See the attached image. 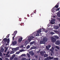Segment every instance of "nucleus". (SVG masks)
<instances>
[{"mask_svg":"<svg viewBox=\"0 0 60 60\" xmlns=\"http://www.w3.org/2000/svg\"><path fill=\"white\" fill-rule=\"evenodd\" d=\"M49 51H51V53H52V54H54V52H53V51L51 49H50L49 50Z\"/></svg>","mask_w":60,"mask_h":60,"instance_id":"14","label":"nucleus"},{"mask_svg":"<svg viewBox=\"0 0 60 60\" xmlns=\"http://www.w3.org/2000/svg\"><path fill=\"white\" fill-rule=\"evenodd\" d=\"M30 47V46L29 45H28L26 47V49H28V48H29Z\"/></svg>","mask_w":60,"mask_h":60,"instance_id":"29","label":"nucleus"},{"mask_svg":"<svg viewBox=\"0 0 60 60\" xmlns=\"http://www.w3.org/2000/svg\"><path fill=\"white\" fill-rule=\"evenodd\" d=\"M22 38H20L18 40V42H21V41H22Z\"/></svg>","mask_w":60,"mask_h":60,"instance_id":"11","label":"nucleus"},{"mask_svg":"<svg viewBox=\"0 0 60 60\" xmlns=\"http://www.w3.org/2000/svg\"><path fill=\"white\" fill-rule=\"evenodd\" d=\"M14 37H13V40H14Z\"/></svg>","mask_w":60,"mask_h":60,"instance_id":"57","label":"nucleus"},{"mask_svg":"<svg viewBox=\"0 0 60 60\" xmlns=\"http://www.w3.org/2000/svg\"><path fill=\"white\" fill-rule=\"evenodd\" d=\"M52 50H54V48H53V47H52Z\"/></svg>","mask_w":60,"mask_h":60,"instance_id":"51","label":"nucleus"},{"mask_svg":"<svg viewBox=\"0 0 60 60\" xmlns=\"http://www.w3.org/2000/svg\"><path fill=\"white\" fill-rule=\"evenodd\" d=\"M17 31H15V33H14V34L13 35H16V34H17Z\"/></svg>","mask_w":60,"mask_h":60,"instance_id":"26","label":"nucleus"},{"mask_svg":"<svg viewBox=\"0 0 60 60\" xmlns=\"http://www.w3.org/2000/svg\"><path fill=\"white\" fill-rule=\"evenodd\" d=\"M26 60H30V59H27Z\"/></svg>","mask_w":60,"mask_h":60,"instance_id":"56","label":"nucleus"},{"mask_svg":"<svg viewBox=\"0 0 60 60\" xmlns=\"http://www.w3.org/2000/svg\"><path fill=\"white\" fill-rule=\"evenodd\" d=\"M19 49V47H17L15 48H13L12 49V50L13 51H16V50H18Z\"/></svg>","mask_w":60,"mask_h":60,"instance_id":"8","label":"nucleus"},{"mask_svg":"<svg viewBox=\"0 0 60 60\" xmlns=\"http://www.w3.org/2000/svg\"><path fill=\"white\" fill-rule=\"evenodd\" d=\"M40 52V50H39L38 51H37V53L38 54V53H39Z\"/></svg>","mask_w":60,"mask_h":60,"instance_id":"42","label":"nucleus"},{"mask_svg":"<svg viewBox=\"0 0 60 60\" xmlns=\"http://www.w3.org/2000/svg\"><path fill=\"white\" fill-rule=\"evenodd\" d=\"M11 54H13V53H14V52H13V51H12L11 52Z\"/></svg>","mask_w":60,"mask_h":60,"instance_id":"45","label":"nucleus"},{"mask_svg":"<svg viewBox=\"0 0 60 60\" xmlns=\"http://www.w3.org/2000/svg\"><path fill=\"white\" fill-rule=\"evenodd\" d=\"M10 52L9 51H8L7 52V54H6V56H7L8 54H9V53Z\"/></svg>","mask_w":60,"mask_h":60,"instance_id":"39","label":"nucleus"},{"mask_svg":"<svg viewBox=\"0 0 60 60\" xmlns=\"http://www.w3.org/2000/svg\"><path fill=\"white\" fill-rule=\"evenodd\" d=\"M9 56H10L9 55H8V56H7V57H9Z\"/></svg>","mask_w":60,"mask_h":60,"instance_id":"58","label":"nucleus"},{"mask_svg":"<svg viewBox=\"0 0 60 60\" xmlns=\"http://www.w3.org/2000/svg\"><path fill=\"white\" fill-rule=\"evenodd\" d=\"M4 49L3 48H1V50L0 51H1L2 52H4Z\"/></svg>","mask_w":60,"mask_h":60,"instance_id":"16","label":"nucleus"},{"mask_svg":"<svg viewBox=\"0 0 60 60\" xmlns=\"http://www.w3.org/2000/svg\"><path fill=\"white\" fill-rule=\"evenodd\" d=\"M20 52H22V51H23V50L21 49L20 50Z\"/></svg>","mask_w":60,"mask_h":60,"instance_id":"49","label":"nucleus"},{"mask_svg":"<svg viewBox=\"0 0 60 60\" xmlns=\"http://www.w3.org/2000/svg\"><path fill=\"white\" fill-rule=\"evenodd\" d=\"M35 57L36 58H38V56L37 55L36 56H35Z\"/></svg>","mask_w":60,"mask_h":60,"instance_id":"52","label":"nucleus"},{"mask_svg":"<svg viewBox=\"0 0 60 60\" xmlns=\"http://www.w3.org/2000/svg\"><path fill=\"white\" fill-rule=\"evenodd\" d=\"M48 40V39L46 38H44L43 39V41H44L45 42H46Z\"/></svg>","mask_w":60,"mask_h":60,"instance_id":"6","label":"nucleus"},{"mask_svg":"<svg viewBox=\"0 0 60 60\" xmlns=\"http://www.w3.org/2000/svg\"><path fill=\"white\" fill-rule=\"evenodd\" d=\"M8 37H9V36H8Z\"/></svg>","mask_w":60,"mask_h":60,"instance_id":"64","label":"nucleus"},{"mask_svg":"<svg viewBox=\"0 0 60 60\" xmlns=\"http://www.w3.org/2000/svg\"><path fill=\"white\" fill-rule=\"evenodd\" d=\"M20 53V51H19L18 52H16V54H19V53Z\"/></svg>","mask_w":60,"mask_h":60,"instance_id":"38","label":"nucleus"},{"mask_svg":"<svg viewBox=\"0 0 60 60\" xmlns=\"http://www.w3.org/2000/svg\"><path fill=\"white\" fill-rule=\"evenodd\" d=\"M53 17H55V16H53Z\"/></svg>","mask_w":60,"mask_h":60,"instance_id":"61","label":"nucleus"},{"mask_svg":"<svg viewBox=\"0 0 60 60\" xmlns=\"http://www.w3.org/2000/svg\"><path fill=\"white\" fill-rule=\"evenodd\" d=\"M3 41H4L5 42H7V41H8V43H9L10 41V40H9V39H7L6 38H5L3 39Z\"/></svg>","mask_w":60,"mask_h":60,"instance_id":"3","label":"nucleus"},{"mask_svg":"<svg viewBox=\"0 0 60 60\" xmlns=\"http://www.w3.org/2000/svg\"><path fill=\"white\" fill-rule=\"evenodd\" d=\"M3 56V54L1 53V52L0 51V56Z\"/></svg>","mask_w":60,"mask_h":60,"instance_id":"30","label":"nucleus"},{"mask_svg":"<svg viewBox=\"0 0 60 60\" xmlns=\"http://www.w3.org/2000/svg\"><path fill=\"white\" fill-rule=\"evenodd\" d=\"M45 33H47V32H48V31L46 30V31H45Z\"/></svg>","mask_w":60,"mask_h":60,"instance_id":"53","label":"nucleus"},{"mask_svg":"<svg viewBox=\"0 0 60 60\" xmlns=\"http://www.w3.org/2000/svg\"><path fill=\"white\" fill-rule=\"evenodd\" d=\"M51 55H50L51 56H52V53H51Z\"/></svg>","mask_w":60,"mask_h":60,"instance_id":"55","label":"nucleus"},{"mask_svg":"<svg viewBox=\"0 0 60 60\" xmlns=\"http://www.w3.org/2000/svg\"><path fill=\"white\" fill-rule=\"evenodd\" d=\"M48 57L49 58V59L51 60V59H53L54 58L53 57Z\"/></svg>","mask_w":60,"mask_h":60,"instance_id":"23","label":"nucleus"},{"mask_svg":"<svg viewBox=\"0 0 60 60\" xmlns=\"http://www.w3.org/2000/svg\"><path fill=\"white\" fill-rule=\"evenodd\" d=\"M57 16L58 17H60V11H59L57 13Z\"/></svg>","mask_w":60,"mask_h":60,"instance_id":"12","label":"nucleus"},{"mask_svg":"<svg viewBox=\"0 0 60 60\" xmlns=\"http://www.w3.org/2000/svg\"><path fill=\"white\" fill-rule=\"evenodd\" d=\"M49 58L48 57H47V58H45V60H49Z\"/></svg>","mask_w":60,"mask_h":60,"instance_id":"33","label":"nucleus"},{"mask_svg":"<svg viewBox=\"0 0 60 60\" xmlns=\"http://www.w3.org/2000/svg\"><path fill=\"white\" fill-rule=\"evenodd\" d=\"M5 59H6V60H8V58H6Z\"/></svg>","mask_w":60,"mask_h":60,"instance_id":"59","label":"nucleus"},{"mask_svg":"<svg viewBox=\"0 0 60 60\" xmlns=\"http://www.w3.org/2000/svg\"><path fill=\"white\" fill-rule=\"evenodd\" d=\"M0 60H3V59L2 58H0Z\"/></svg>","mask_w":60,"mask_h":60,"instance_id":"54","label":"nucleus"},{"mask_svg":"<svg viewBox=\"0 0 60 60\" xmlns=\"http://www.w3.org/2000/svg\"><path fill=\"white\" fill-rule=\"evenodd\" d=\"M5 57H7V56H5Z\"/></svg>","mask_w":60,"mask_h":60,"instance_id":"60","label":"nucleus"},{"mask_svg":"<svg viewBox=\"0 0 60 60\" xmlns=\"http://www.w3.org/2000/svg\"><path fill=\"white\" fill-rule=\"evenodd\" d=\"M40 44H45V42L43 41H40Z\"/></svg>","mask_w":60,"mask_h":60,"instance_id":"13","label":"nucleus"},{"mask_svg":"<svg viewBox=\"0 0 60 60\" xmlns=\"http://www.w3.org/2000/svg\"><path fill=\"white\" fill-rule=\"evenodd\" d=\"M46 49H47V50H49V48H48V46H46Z\"/></svg>","mask_w":60,"mask_h":60,"instance_id":"32","label":"nucleus"},{"mask_svg":"<svg viewBox=\"0 0 60 60\" xmlns=\"http://www.w3.org/2000/svg\"><path fill=\"white\" fill-rule=\"evenodd\" d=\"M47 47L48 48H50V47H51V46L50 45H48Z\"/></svg>","mask_w":60,"mask_h":60,"instance_id":"35","label":"nucleus"},{"mask_svg":"<svg viewBox=\"0 0 60 60\" xmlns=\"http://www.w3.org/2000/svg\"><path fill=\"white\" fill-rule=\"evenodd\" d=\"M56 49H59L60 48H59V47L58 46H56Z\"/></svg>","mask_w":60,"mask_h":60,"instance_id":"31","label":"nucleus"},{"mask_svg":"<svg viewBox=\"0 0 60 60\" xmlns=\"http://www.w3.org/2000/svg\"><path fill=\"white\" fill-rule=\"evenodd\" d=\"M21 56H26V54H22V55Z\"/></svg>","mask_w":60,"mask_h":60,"instance_id":"28","label":"nucleus"},{"mask_svg":"<svg viewBox=\"0 0 60 60\" xmlns=\"http://www.w3.org/2000/svg\"><path fill=\"white\" fill-rule=\"evenodd\" d=\"M7 49H8V48H6L5 50L4 51V52H6V51H7Z\"/></svg>","mask_w":60,"mask_h":60,"instance_id":"44","label":"nucleus"},{"mask_svg":"<svg viewBox=\"0 0 60 60\" xmlns=\"http://www.w3.org/2000/svg\"><path fill=\"white\" fill-rule=\"evenodd\" d=\"M55 7V8H58V6L57 5H56L55 6V7Z\"/></svg>","mask_w":60,"mask_h":60,"instance_id":"41","label":"nucleus"},{"mask_svg":"<svg viewBox=\"0 0 60 60\" xmlns=\"http://www.w3.org/2000/svg\"><path fill=\"white\" fill-rule=\"evenodd\" d=\"M13 59V58L12 57H11L10 58V59H11V60H12V59Z\"/></svg>","mask_w":60,"mask_h":60,"instance_id":"47","label":"nucleus"},{"mask_svg":"<svg viewBox=\"0 0 60 60\" xmlns=\"http://www.w3.org/2000/svg\"><path fill=\"white\" fill-rule=\"evenodd\" d=\"M40 55L42 56H43V55H44V52L43 51H41L40 52Z\"/></svg>","mask_w":60,"mask_h":60,"instance_id":"10","label":"nucleus"},{"mask_svg":"<svg viewBox=\"0 0 60 60\" xmlns=\"http://www.w3.org/2000/svg\"><path fill=\"white\" fill-rule=\"evenodd\" d=\"M29 53L31 56H33L34 55V53L33 52V51H31L29 52Z\"/></svg>","mask_w":60,"mask_h":60,"instance_id":"4","label":"nucleus"},{"mask_svg":"<svg viewBox=\"0 0 60 60\" xmlns=\"http://www.w3.org/2000/svg\"><path fill=\"white\" fill-rule=\"evenodd\" d=\"M51 38V39L52 41V42H54L56 41V39L52 37Z\"/></svg>","mask_w":60,"mask_h":60,"instance_id":"5","label":"nucleus"},{"mask_svg":"<svg viewBox=\"0 0 60 60\" xmlns=\"http://www.w3.org/2000/svg\"><path fill=\"white\" fill-rule=\"evenodd\" d=\"M55 8L54 7L53 8H52V11L53 12H55V11H54V10H55Z\"/></svg>","mask_w":60,"mask_h":60,"instance_id":"18","label":"nucleus"},{"mask_svg":"<svg viewBox=\"0 0 60 60\" xmlns=\"http://www.w3.org/2000/svg\"><path fill=\"white\" fill-rule=\"evenodd\" d=\"M15 54H13V55H12V57L13 58H14V57H15Z\"/></svg>","mask_w":60,"mask_h":60,"instance_id":"36","label":"nucleus"},{"mask_svg":"<svg viewBox=\"0 0 60 60\" xmlns=\"http://www.w3.org/2000/svg\"><path fill=\"white\" fill-rule=\"evenodd\" d=\"M33 38H34V37H33V36H31L29 37L28 40L26 41L25 42L24 44V45L26 46L27 44L29 43L30 42V41H31V39H32Z\"/></svg>","mask_w":60,"mask_h":60,"instance_id":"1","label":"nucleus"},{"mask_svg":"<svg viewBox=\"0 0 60 60\" xmlns=\"http://www.w3.org/2000/svg\"><path fill=\"white\" fill-rule=\"evenodd\" d=\"M8 36H9V34H8Z\"/></svg>","mask_w":60,"mask_h":60,"instance_id":"62","label":"nucleus"},{"mask_svg":"<svg viewBox=\"0 0 60 60\" xmlns=\"http://www.w3.org/2000/svg\"><path fill=\"white\" fill-rule=\"evenodd\" d=\"M54 37H55V38H56V39H58V38H59V37H58L57 36H54Z\"/></svg>","mask_w":60,"mask_h":60,"instance_id":"21","label":"nucleus"},{"mask_svg":"<svg viewBox=\"0 0 60 60\" xmlns=\"http://www.w3.org/2000/svg\"><path fill=\"white\" fill-rule=\"evenodd\" d=\"M20 48L21 49H23V45H22L21 46H20Z\"/></svg>","mask_w":60,"mask_h":60,"instance_id":"34","label":"nucleus"},{"mask_svg":"<svg viewBox=\"0 0 60 60\" xmlns=\"http://www.w3.org/2000/svg\"><path fill=\"white\" fill-rule=\"evenodd\" d=\"M39 60H42V59H41V58H39Z\"/></svg>","mask_w":60,"mask_h":60,"instance_id":"50","label":"nucleus"},{"mask_svg":"<svg viewBox=\"0 0 60 60\" xmlns=\"http://www.w3.org/2000/svg\"><path fill=\"white\" fill-rule=\"evenodd\" d=\"M59 27L57 26H55L54 27V29H58Z\"/></svg>","mask_w":60,"mask_h":60,"instance_id":"9","label":"nucleus"},{"mask_svg":"<svg viewBox=\"0 0 60 60\" xmlns=\"http://www.w3.org/2000/svg\"><path fill=\"white\" fill-rule=\"evenodd\" d=\"M13 45H16L17 44V42L16 41H14L13 43Z\"/></svg>","mask_w":60,"mask_h":60,"instance_id":"17","label":"nucleus"},{"mask_svg":"<svg viewBox=\"0 0 60 60\" xmlns=\"http://www.w3.org/2000/svg\"><path fill=\"white\" fill-rule=\"evenodd\" d=\"M27 55L28 56V57H30V54H29V53H27Z\"/></svg>","mask_w":60,"mask_h":60,"instance_id":"25","label":"nucleus"},{"mask_svg":"<svg viewBox=\"0 0 60 60\" xmlns=\"http://www.w3.org/2000/svg\"><path fill=\"white\" fill-rule=\"evenodd\" d=\"M50 34H51L52 35H53V34H55V33L54 32H50Z\"/></svg>","mask_w":60,"mask_h":60,"instance_id":"27","label":"nucleus"},{"mask_svg":"<svg viewBox=\"0 0 60 60\" xmlns=\"http://www.w3.org/2000/svg\"><path fill=\"white\" fill-rule=\"evenodd\" d=\"M55 43L57 45H59L60 44V41H57Z\"/></svg>","mask_w":60,"mask_h":60,"instance_id":"7","label":"nucleus"},{"mask_svg":"<svg viewBox=\"0 0 60 60\" xmlns=\"http://www.w3.org/2000/svg\"><path fill=\"white\" fill-rule=\"evenodd\" d=\"M26 60V58H22V60Z\"/></svg>","mask_w":60,"mask_h":60,"instance_id":"37","label":"nucleus"},{"mask_svg":"<svg viewBox=\"0 0 60 60\" xmlns=\"http://www.w3.org/2000/svg\"><path fill=\"white\" fill-rule=\"evenodd\" d=\"M52 20V21H55V19H53Z\"/></svg>","mask_w":60,"mask_h":60,"instance_id":"46","label":"nucleus"},{"mask_svg":"<svg viewBox=\"0 0 60 60\" xmlns=\"http://www.w3.org/2000/svg\"><path fill=\"white\" fill-rule=\"evenodd\" d=\"M41 32V29L39 30L38 31H37V33L36 34V36H38L39 35V34Z\"/></svg>","mask_w":60,"mask_h":60,"instance_id":"2","label":"nucleus"},{"mask_svg":"<svg viewBox=\"0 0 60 60\" xmlns=\"http://www.w3.org/2000/svg\"><path fill=\"white\" fill-rule=\"evenodd\" d=\"M35 43V41H33V42H31L30 43V45H32L33 44H34V43Z\"/></svg>","mask_w":60,"mask_h":60,"instance_id":"19","label":"nucleus"},{"mask_svg":"<svg viewBox=\"0 0 60 60\" xmlns=\"http://www.w3.org/2000/svg\"><path fill=\"white\" fill-rule=\"evenodd\" d=\"M5 55V54L4 55V56Z\"/></svg>","mask_w":60,"mask_h":60,"instance_id":"63","label":"nucleus"},{"mask_svg":"<svg viewBox=\"0 0 60 60\" xmlns=\"http://www.w3.org/2000/svg\"><path fill=\"white\" fill-rule=\"evenodd\" d=\"M44 57H47V56H48V55L47 54H45L44 55Z\"/></svg>","mask_w":60,"mask_h":60,"instance_id":"22","label":"nucleus"},{"mask_svg":"<svg viewBox=\"0 0 60 60\" xmlns=\"http://www.w3.org/2000/svg\"><path fill=\"white\" fill-rule=\"evenodd\" d=\"M18 58H15L14 59L15 60H18Z\"/></svg>","mask_w":60,"mask_h":60,"instance_id":"40","label":"nucleus"},{"mask_svg":"<svg viewBox=\"0 0 60 60\" xmlns=\"http://www.w3.org/2000/svg\"><path fill=\"white\" fill-rule=\"evenodd\" d=\"M54 32L55 33H56V34H58L59 33V32L57 31L54 30Z\"/></svg>","mask_w":60,"mask_h":60,"instance_id":"20","label":"nucleus"},{"mask_svg":"<svg viewBox=\"0 0 60 60\" xmlns=\"http://www.w3.org/2000/svg\"><path fill=\"white\" fill-rule=\"evenodd\" d=\"M59 8H58L56 10V11H59Z\"/></svg>","mask_w":60,"mask_h":60,"instance_id":"43","label":"nucleus"},{"mask_svg":"<svg viewBox=\"0 0 60 60\" xmlns=\"http://www.w3.org/2000/svg\"><path fill=\"white\" fill-rule=\"evenodd\" d=\"M36 47L35 46L31 48V49H36Z\"/></svg>","mask_w":60,"mask_h":60,"instance_id":"24","label":"nucleus"},{"mask_svg":"<svg viewBox=\"0 0 60 60\" xmlns=\"http://www.w3.org/2000/svg\"><path fill=\"white\" fill-rule=\"evenodd\" d=\"M50 23H51V24H54L55 23L54 22L52 21V20H51L50 22Z\"/></svg>","mask_w":60,"mask_h":60,"instance_id":"15","label":"nucleus"},{"mask_svg":"<svg viewBox=\"0 0 60 60\" xmlns=\"http://www.w3.org/2000/svg\"><path fill=\"white\" fill-rule=\"evenodd\" d=\"M55 50L56 51H58V50H57V49H55Z\"/></svg>","mask_w":60,"mask_h":60,"instance_id":"48","label":"nucleus"}]
</instances>
